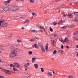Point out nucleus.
Returning <instances> with one entry per match:
<instances>
[{
    "label": "nucleus",
    "mask_w": 78,
    "mask_h": 78,
    "mask_svg": "<svg viewBox=\"0 0 78 78\" xmlns=\"http://www.w3.org/2000/svg\"><path fill=\"white\" fill-rule=\"evenodd\" d=\"M16 51V50L15 49H13L12 51V52L10 53L9 57L12 58H14V57H15V56H17Z\"/></svg>",
    "instance_id": "obj_1"
},
{
    "label": "nucleus",
    "mask_w": 78,
    "mask_h": 78,
    "mask_svg": "<svg viewBox=\"0 0 78 78\" xmlns=\"http://www.w3.org/2000/svg\"><path fill=\"white\" fill-rule=\"evenodd\" d=\"M10 9L12 11H16V10H18L19 7L18 6H14L10 8Z\"/></svg>",
    "instance_id": "obj_2"
},
{
    "label": "nucleus",
    "mask_w": 78,
    "mask_h": 78,
    "mask_svg": "<svg viewBox=\"0 0 78 78\" xmlns=\"http://www.w3.org/2000/svg\"><path fill=\"white\" fill-rule=\"evenodd\" d=\"M0 69H1V70H2L3 71V72H5V73H6V74H9L10 73V72H11L9 70H7L5 69H2V68L0 67Z\"/></svg>",
    "instance_id": "obj_3"
},
{
    "label": "nucleus",
    "mask_w": 78,
    "mask_h": 78,
    "mask_svg": "<svg viewBox=\"0 0 78 78\" xmlns=\"http://www.w3.org/2000/svg\"><path fill=\"white\" fill-rule=\"evenodd\" d=\"M32 47L33 48H37V49H39V46H38V45H37V44H35L34 45H33Z\"/></svg>",
    "instance_id": "obj_4"
},
{
    "label": "nucleus",
    "mask_w": 78,
    "mask_h": 78,
    "mask_svg": "<svg viewBox=\"0 0 78 78\" xmlns=\"http://www.w3.org/2000/svg\"><path fill=\"white\" fill-rule=\"evenodd\" d=\"M9 8L8 7H4L3 9L4 11L5 12H7V11H9Z\"/></svg>",
    "instance_id": "obj_5"
},
{
    "label": "nucleus",
    "mask_w": 78,
    "mask_h": 78,
    "mask_svg": "<svg viewBox=\"0 0 78 78\" xmlns=\"http://www.w3.org/2000/svg\"><path fill=\"white\" fill-rule=\"evenodd\" d=\"M12 0H8V1H5L4 2V3L5 4V5H7L8 3H9L11 2V1H12Z\"/></svg>",
    "instance_id": "obj_6"
},
{
    "label": "nucleus",
    "mask_w": 78,
    "mask_h": 78,
    "mask_svg": "<svg viewBox=\"0 0 78 78\" xmlns=\"http://www.w3.org/2000/svg\"><path fill=\"white\" fill-rule=\"evenodd\" d=\"M69 41L67 37H66L65 38L64 41V43L66 42V43H68Z\"/></svg>",
    "instance_id": "obj_7"
},
{
    "label": "nucleus",
    "mask_w": 78,
    "mask_h": 78,
    "mask_svg": "<svg viewBox=\"0 0 78 78\" xmlns=\"http://www.w3.org/2000/svg\"><path fill=\"white\" fill-rule=\"evenodd\" d=\"M15 66L16 67H17V68H19L20 67V65L19 64L17 63H14Z\"/></svg>",
    "instance_id": "obj_8"
},
{
    "label": "nucleus",
    "mask_w": 78,
    "mask_h": 78,
    "mask_svg": "<svg viewBox=\"0 0 78 78\" xmlns=\"http://www.w3.org/2000/svg\"><path fill=\"white\" fill-rule=\"evenodd\" d=\"M7 23H3L2 25V27H3V28H6L7 27Z\"/></svg>",
    "instance_id": "obj_9"
},
{
    "label": "nucleus",
    "mask_w": 78,
    "mask_h": 78,
    "mask_svg": "<svg viewBox=\"0 0 78 78\" xmlns=\"http://www.w3.org/2000/svg\"><path fill=\"white\" fill-rule=\"evenodd\" d=\"M48 44H47L46 45L45 48V49L47 51V50H48Z\"/></svg>",
    "instance_id": "obj_10"
},
{
    "label": "nucleus",
    "mask_w": 78,
    "mask_h": 78,
    "mask_svg": "<svg viewBox=\"0 0 78 78\" xmlns=\"http://www.w3.org/2000/svg\"><path fill=\"white\" fill-rule=\"evenodd\" d=\"M41 50H42V52H43L44 53H45V49L44 48V47H43V46H42L41 47Z\"/></svg>",
    "instance_id": "obj_11"
},
{
    "label": "nucleus",
    "mask_w": 78,
    "mask_h": 78,
    "mask_svg": "<svg viewBox=\"0 0 78 78\" xmlns=\"http://www.w3.org/2000/svg\"><path fill=\"white\" fill-rule=\"evenodd\" d=\"M68 17L70 18H72L73 17V15L71 14H68Z\"/></svg>",
    "instance_id": "obj_12"
},
{
    "label": "nucleus",
    "mask_w": 78,
    "mask_h": 78,
    "mask_svg": "<svg viewBox=\"0 0 78 78\" xmlns=\"http://www.w3.org/2000/svg\"><path fill=\"white\" fill-rule=\"evenodd\" d=\"M47 75H48V76H52V74L51 72L48 73Z\"/></svg>",
    "instance_id": "obj_13"
},
{
    "label": "nucleus",
    "mask_w": 78,
    "mask_h": 78,
    "mask_svg": "<svg viewBox=\"0 0 78 78\" xmlns=\"http://www.w3.org/2000/svg\"><path fill=\"white\" fill-rule=\"evenodd\" d=\"M29 22V20H26L24 22H23V23H28Z\"/></svg>",
    "instance_id": "obj_14"
},
{
    "label": "nucleus",
    "mask_w": 78,
    "mask_h": 78,
    "mask_svg": "<svg viewBox=\"0 0 78 78\" xmlns=\"http://www.w3.org/2000/svg\"><path fill=\"white\" fill-rule=\"evenodd\" d=\"M31 32H34V33H37V31L35 30H32L30 31Z\"/></svg>",
    "instance_id": "obj_15"
},
{
    "label": "nucleus",
    "mask_w": 78,
    "mask_h": 78,
    "mask_svg": "<svg viewBox=\"0 0 78 78\" xmlns=\"http://www.w3.org/2000/svg\"><path fill=\"white\" fill-rule=\"evenodd\" d=\"M27 66H30V63L28 62L27 64H27H25L24 65V66L25 67H27Z\"/></svg>",
    "instance_id": "obj_16"
},
{
    "label": "nucleus",
    "mask_w": 78,
    "mask_h": 78,
    "mask_svg": "<svg viewBox=\"0 0 78 78\" xmlns=\"http://www.w3.org/2000/svg\"><path fill=\"white\" fill-rule=\"evenodd\" d=\"M34 66H35V67L36 69H37V68H38V65H37V64H35L34 65Z\"/></svg>",
    "instance_id": "obj_17"
},
{
    "label": "nucleus",
    "mask_w": 78,
    "mask_h": 78,
    "mask_svg": "<svg viewBox=\"0 0 78 78\" xmlns=\"http://www.w3.org/2000/svg\"><path fill=\"white\" fill-rule=\"evenodd\" d=\"M57 25V22H55L53 23V25H54V26H55Z\"/></svg>",
    "instance_id": "obj_18"
},
{
    "label": "nucleus",
    "mask_w": 78,
    "mask_h": 78,
    "mask_svg": "<svg viewBox=\"0 0 78 78\" xmlns=\"http://www.w3.org/2000/svg\"><path fill=\"white\" fill-rule=\"evenodd\" d=\"M4 21V20L0 21V27H1V25H2V23H3Z\"/></svg>",
    "instance_id": "obj_19"
},
{
    "label": "nucleus",
    "mask_w": 78,
    "mask_h": 78,
    "mask_svg": "<svg viewBox=\"0 0 78 78\" xmlns=\"http://www.w3.org/2000/svg\"><path fill=\"white\" fill-rule=\"evenodd\" d=\"M32 14L33 16H34V17H36V16H37V14H35V13H34V12L32 13Z\"/></svg>",
    "instance_id": "obj_20"
},
{
    "label": "nucleus",
    "mask_w": 78,
    "mask_h": 78,
    "mask_svg": "<svg viewBox=\"0 0 78 78\" xmlns=\"http://www.w3.org/2000/svg\"><path fill=\"white\" fill-rule=\"evenodd\" d=\"M74 14L75 16H78V12H75L74 13Z\"/></svg>",
    "instance_id": "obj_21"
},
{
    "label": "nucleus",
    "mask_w": 78,
    "mask_h": 78,
    "mask_svg": "<svg viewBox=\"0 0 78 78\" xmlns=\"http://www.w3.org/2000/svg\"><path fill=\"white\" fill-rule=\"evenodd\" d=\"M40 28H41V29H43L45 31V28H44V27L42 26H40Z\"/></svg>",
    "instance_id": "obj_22"
},
{
    "label": "nucleus",
    "mask_w": 78,
    "mask_h": 78,
    "mask_svg": "<svg viewBox=\"0 0 78 78\" xmlns=\"http://www.w3.org/2000/svg\"><path fill=\"white\" fill-rule=\"evenodd\" d=\"M68 26H63L62 27V28H63V29H66V28H67V27Z\"/></svg>",
    "instance_id": "obj_23"
},
{
    "label": "nucleus",
    "mask_w": 78,
    "mask_h": 78,
    "mask_svg": "<svg viewBox=\"0 0 78 78\" xmlns=\"http://www.w3.org/2000/svg\"><path fill=\"white\" fill-rule=\"evenodd\" d=\"M28 53L29 55H32V54H33V52L31 51H29Z\"/></svg>",
    "instance_id": "obj_24"
},
{
    "label": "nucleus",
    "mask_w": 78,
    "mask_h": 78,
    "mask_svg": "<svg viewBox=\"0 0 78 78\" xmlns=\"http://www.w3.org/2000/svg\"><path fill=\"white\" fill-rule=\"evenodd\" d=\"M59 41L61 42H64V40L62 39H59Z\"/></svg>",
    "instance_id": "obj_25"
},
{
    "label": "nucleus",
    "mask_w": 78,
    "mask_h": 78,
    "mask_svg": "<svg viewBox=\"0 0 78 78\" xmlns=\"http://www.w3.org/2000/svg\"><path fill=\"white\" fill-rule=\"evenodd\" d=\"M75 20L76 22H77L78 21V17H76L75 19Z\"/></svg>",
    "instance_id": "obj_26"
},
{
    "label": "nucleus",
    "mask_w": 78,
    "mask_h": 78,
    "mask_svg": "<svg viewBox=\"0 0 78 78\" xmlns=\"http://www.w3.org/2000/svg\"><path fill=\"white\" fill-rule=\"evenodd\" d=\"M32 62H34V61H35V60H36V58H32Z\"/></svg>",
    "instance_id": "obj_27"
},
{
    "label": "nucleus",
    "mask_w": 78,
    "mask_h": 78,
    "mask_svg": "<svg viewBox=\"0 0 78 78\" xmlns=\"http://www.w3.org/2000/svg\"><path fill=\"white\" fill-rule=\"evenodd\" d=\"M10 67H15V66H14L13 65H12V64H11L10 65Z\"/></svg>",
    "instance_id": "obj_28"
},
{
    "label": "nucleus",
    "mask_w": 78,
    "mask_h": 78,
    "mask_svg": "<svg viewBox=\"0 0 78 78\" xmlns=\"http://www.w3.org/2000/svg\"><path fill=\"white\" fill-rule=\"evenodd\" d=\"M50 31H51V32H52V31H53V29L51 28V27H50Z\"/></svg>",
    "instance_id": "obj_29"
},
{
    "label": "nucleus",
    "mask_w": 78,
    "mask_h": 78,
    "mask_svg": "<svg viewBox=\"0 0 78 78\" xmlns=\"http://www.w3.org/2000/svg\"><path fill=\"white\" fill-rule=\"evenodd\" d=\"M74 39L75 40H76V41H78V38L76 37H74Z\"/></svg>",
    "instance_id": "obj_30"
},
{
    "label": "nucleus",
    "mask_w": 78,
    "mask_h": 78,
    "mask_svg": "<svg viewBox=\"0 0 78 78\" xmlns=\"http://www.w3.org/2000/svg\"><path fill=\"white\" fill-rule=\"evenodd\" d=\"M62 8H65V5H62L61 6Z\"/></svg>",
    "instance_id": "obj_31"
},
{
    "label": "nucleus",
    "mask_w": 78,
    "mask_h": 78,
    "mask_svg": "<svg viewBox=\"0 0 78 78\" xmlns=\"http://www.w3.org/2000/svg\"><path fill=\"white\" fill-rule=\"evenodd\" d=\"M75 27V25H71L70 26L71 28H74Z\"/></svg>",
    "instance_id": "obj_32"
},
{
    "label": "nucleus",
    "mask_w": 78,
    "mask_h": 78,
    "mask_svg": "<svg viewBox=\"0 0 78 78\" xmlns=\"http://www.w3.org/2000/svg\"><path fill=\"white\" fill-rule=\"evenodd\" d=\"M13 71H17V69H15V68L14 67H13Z\"/></svg>",
    "instance_id": "obj_33"
},
{
    "label": "nucleus",
    "mask_w": 78,
    "mask_h": 78,
    "mask_svg": "<svg viewBox=\"0 0 78 78\" xmlns=\"http://www.w3.org/2000/svg\"><path fill=\"white\" fill-rule=\"evenodd\" d=\"M41 72H44V69L42 68H41Z\"/></svg>",
    "instance_id": "obj_34"
},
{
    "label": "nucleus",
    "mask_w": 78,
    "mask_h": 78,
    "mask_svg": "<svg viewBox=\"0 0 78 78\" xmlns=\"http://www.w3.org/2000/svg\"><path fill=\"white\" fill-rule=\"evenodd\" d=\"M57 53V51H56V50H55L53 52V54H55V53Z\"/></svg>",
    "instance_id": "obj_35"
},
{
    "label": "nucleus",
    "mask_w": 78,
    "mask_h": 78,
    "mask_svg": "<svg viewBox=\"0 0 78 78\" xmlns=\"http://www.w3.org/2000/svg\"><path fill=\"white\" fill-rule=\"evenodd\" d=\"M17 42H19V43H20V42H21V41L20 40H17Z\"/></svg>",
    "instance_id": "obj_36"
},
{
    "label": "nucleus",
    "mask_w": 78,
    "mask_h": 78,
    "mask_svg": "<svg viewBox=\"0 0 78 78\" xmlns=\"http://www.w3.org/2000/svg\"><path fill=\"white\" fill-rule=\"evenodd\" d=\"M34 1H33L32 0H30V3H34Z\"/></svg>",
    "instance_id": "obj_37"
},
{
    "label": "nucleus",
    "mask_w": 78,
    "mask_h": 78,
    "mask_svg": "<svg viewBox=\"0 0 78 78\" xmlns=\"http://www.w3.org/2000/svg\"><path fill=\"white\" fill-rule=\"evenodd\" d=\"M0 78H5V77L3 76H0Z\"/></svg>",
    "instance_id": "obj_38"
},
{
    "label": "nucleus",
    "mask_w": 78,
    "mask_h": 78,
    "mask_svg": "<svg viewBox=\"0 0 78 78\" xmlns=\"http://www.w3.org/2000/svg\"><path fill=\"white\" fill-rule=\"evenodd\" d=\"M3 51V49H1V51H0V53H1L2 51Z\"/></svg>",
    "instance_id": "obj_39"
},
{
    "label": "nucleus",
    "mask_w": 78,
    "mask_h": 78,
    "mask_svg": "<svg viewBox=\"0 0 78 78\" xmlns=\"http://www.w3.org/2000/svg\"><path fill=\"white\" fill-rule=\"evenodd\" d=\"M57 36H58V35H57V34H54V37H56Z\"/></svg>",
    "instance_id": "obj_40"
},
{
    "label": "nucleus",
    "mask_w": 78,
    "mask_h": 78,
    "mask_svg": "<svg viewBox=\"0 0 78 78\" xmlns=\"http://www.w3.org/2000/svg\"><path fill=\"white\" fill-rule=\"evenodd\" d=\"M55 2H59V1H61V0H55Z\"/></svg>",
    "instance_id": "obj_41"
},
{
    "label": "nucleus",
    "mask_w": 78,
    "mask_h": 78,
    "mask_svg": "<svg viewBox=\"0 0 78 78\" xmlns=\"http://www.w3.org/2000/svg\"><path fill=\"white\" fill-rule=\"evenodd\" d=\"M55 2H59V1H61V0H55Z\"/></svg>",
    "instance_id": "obj_42"
},
{
    "label": "nucleus",
    "mask_w": 78,
    "mask_h": 78,
    "mask_svg": "<svg viewBox=\"0 0 78 78\" xmlns=\"http://www.w3.org/2000/svg\"><path fill=\"white\" fill-rule=\"evenodd\" d=\"M78 34V32L74 33V35H76V34Z\"/></svg>",
    "instance_id": "obj_43"
},
{
    "label": "nucleus",
    "mask_w": 78,
    "mask_h": 78,
    "mask_svg": "<svg viewBox=\"0 0 78 78\" xmlns=\"http://www.w3.org/2000/svg\"><path fill=\"white\" fill-rule=\"evenodd\" d=\"M75 4H76V5H78V1L76 2L75 3Z\"/></svg>",
    "instance_id": "obj_44"
},
{
    "label": "nucleus",
    "mask_w": 78,
    "mask_h": 78,
    "mask_svg": "<svg viewBox=\"0 0 78 78\" xmlns=\"http://www.w3.org/2000/svg\"><path fill=\"white\" fill-rule=\"evenodd\" d=\"M34 41V39H31V40H30L31 42Z\"/></svg>",
    "instance_id": "obj_45"
},
{
    "label": "nucleus",
    "mask_w": 78,
    "mask_h": 78,
    "mask_svg": "<svg viewBox=\"0 0 78 78\" xmlns=\"http://www.w3.org/2000/svg\"><path fill=\"white\" fill-rule=\"evenodd\" d=\"M61 48L62 49L64 48V46H63V45H62Z\"/></svg>",
    "instance_id": "obj_46"
},
{
    "label": "nucleus",
    "mask_w": 78,
    "mask_h": 78,
    "mask_svg": "<svg viewBox=\"0 0 78 78\" xmlns=\"http://www.w3.org/2000/svg\"><path fill=\"white\" fill-rule=\"evenodd\" d=\"M52 44L53 45L55 46V44H54V43H52Z\"/></svg>",
    "instance_id": "obj_47"
},
{
    "label": "nucleus",
    "mask_w": 78,
    "mask_h": 78,
    "mask_svg": "<svg viewBox=\"0 0 78 78\" xmlns=\"http://www.w3.org/2000/svg\"><path fill=\"white\" fill-rule=\"evenodd\" d=\"M53 73L54 74H56V73L55 72H54V71H53Z\"/></svg>",
    "instance_id": "obj_48"
},
{
    "label": "nucleus",
    "mask_w": 78,
    "mask_h": 78,
    "mask_svg": "<svg viewBox=\"0 0 78 78\" xmlns=\"http://www.w3.org/2000/svg\"><path fill=\"white\" fill-rule=\"evenodd\" d=\"M24 29H25V28H23V27H22V30H24Z\"/></svg>",
    "instance_id": "obj_49"
},
{
    "label": "nucleus",
    "mask_w": 78,
    "mask_h": 78,
    "mask_svg": "<svg viewBox=\"0 0 78 78\" xmlns=\"http://www.w3.org/2000/svg\"><path fill=\"white\" fill-rule=\"evenodd\" d=\"M76 48H78V45H77L76 46Z\"/></svg>",
    "instance_id": "obj_50"
},
{
    "label": "nucleus",
    "mask_w": 78,
    "mask_h": 78,
    "mask_svg": "<svg viewBox=\"0 0 78 78\" xmlns=\"http://www.w3.org/2000/svg\"><path fill=\"white\" fill-rule=\"evenodd\" d=\"M66 48H69V46H66Z\"/></svg>",
    "instance_id": "obj_51"
},
{
    "label": "nucleus",
    "mask_w": 78,
    "mask_h": 78,
    "mask_svg": "<svg viewBox=\"0 0 78 78\" xmlns=\"http://www.w3.org/2000/svg\"><path fill=\"white\" fill-rule=\"evenodd\" d=\"M1 58H0V62H2V60L0 59Z\"/></svg>",
    "instance_id": "obj_52"
},
{
    "label": "nucleus",
    "mask_w": 78,
    "mask_h": 78,
    "mask_svg": "<svg viewBox=\"0 0 78 78\" xmlns=\"http://www.w3.org/2000/svg\"><path fill=\"white\" fill-rule=\"evenodd\" d=\"M55 40H54V41H53V43H55Z\"/></svg>",
    "instance_id": "obj_53"
},
{
    "label": "nucleus",
    "mask_w": 78,
    "mask_h": 78,
    "mask_svg": "<svg viewBox=\"0 0 78 78\" xmlns=\"http://www.w3.org/2000/svg\"><path fill=\"white\" fill-rule=\"evenodd\" d=\"M29 75H30V74H28V77H30V76H29Z\"/></svg>",
    "instance_id": "obj_54"
},
{
    "label": "nucleus",
    "mask_w": 78,
    "mask_h": 78,
    "mask_svg": "<svg viewBox=\"0 0 78 78\" xmlns=\"http://www.w3.org/2000/svg\"><path fill=\"white\" fill-rule=\"evenodd\" d=\"M1 49H3V48H0V51H1Z\"/></svg>",
    "instance_id": "obj_55"
},
{
    "label": "nucleus",
    "mask_w": 78,
    "mask_h": 78,
    "mask_svg": "<svg viewBox=\"0 0 78 78\" xmlns=\"http://www.w3.org/2000/svg\"><path fill=\"white\" fill-rule=\"evenodd\" d=\"M20 0L21 1H24V0Z\"/></svg>",
    "instance_id": "obj_56"
},
{
    "label": "nucleus",
    "mask_w": 78,
    "mask_h": 78,
    "mask_svg": "<svg viewBox=\"0 0 78 78\" xmlns=\"http://www.w3.org/2000/svg\"><path fill=\"white\" fill-rule=\"evenodd\" d=\"M25 70H27V69H25Z\"/></svg>",
    "instance_id": "obj_57"
},
{
    "label": "nucleus",
    "mask_w": 78,
    "mask_h": 78,
    "mask_svg": "<svg viewBox=\"0 0 78 78\" xmlns=\"http://www.w3.org/2000/svg\"><path fill=\"white\" fill-rule=\"evenodd\" d=\"M62 51V52H64V51Z\"/></svg>",
    "instance_id": "obj_58"
},
{
    "label": "nucleus",
    "mask_w": 78,
    "mask_h": 78,
    "mask_svg": "<svg viewBox=\"0 0 78 78\" xmlns=\"http://www.w3.org/2000/svg\"><path fill=\"white\" fill-rule=\"evenodd\" d=\"M7 66H9V64H7Z\"/></svg>",
    "instance_id": "obj_59"
},
{
    "label": "nucleus",
    "mask_w": 78,
    "mask_h": 78,
    "mask_svg": "<svg viewBox=\"0 0 78 78\" xmlns=\"http://www.w3.org/2000/svg\"><path fill=\"white\" fill-rule=\"evenodd\" d=\"M58 12H60V10H59V11H58Z\"/></svg>",
    "instance_id": "obj_60"
},
{
    "label": "nucleus",
    "mask_w": 78,
    "mask_h": 78,
    "mask_svg": "<svg viewBox=\"0 0 78 78\" xmlns=\"http://www.w3.org/2000/svg\"><path fill=\"white\" fill-rule=\"evenodd\" d=\"M0 47H2L1 46H0Z\"/></svg>",
    "instance_id": "obj_61"
},
{
    "label": "nucleus",
    "mask_w": 78,
    "mask_h": 78,
    "mask_svg": "<svg viewBox=\"0 0 78 78\" xmlns=\"http://www.w3.org/2000/svg\"><path fill=\"white\" fill-rule=\"evenodd\" d=\"M39 32H41V31H40V30L39 31Z\"/></svg>",
    "instance_id": "obj_62"
},
{
    "label": "nucleus",
    "mask_w": 78,
    "mask_h": 78,
    "mask_svg": "<svg viewBox=\"0 0 78 78\" xmlns=\"http://www.w3.org/2000/svg\"><path fill=\"white\" fill-rule=\"evenodd\" d=\"M20 18H22V16H21V17H20Z\"/></svg>",
    "instance_id": "obj_63"
},
{
    "label": "nucleus",
    "mask_w": 78,
    "mask_h": 78,
    "mask_svg": "<svg viewBox=\"0 0 78 78\" xmlns=\"http://www.w3.org/2000/svg\"><path fill=\"white\" fill-rule=\"evenodd\" d=\"M26 34H27V33L26 32Z\"/></svg>",
    "instance_id": "obj_64"
}]
</instances>
